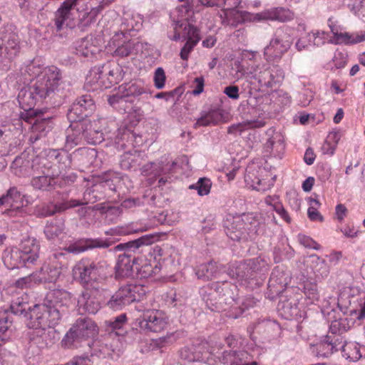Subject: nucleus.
I'll list each match as a JSON object with an SVG mask.
<instances>
[{
    "label": "nucleus",
    "mask_w": 365,
    "mask_h": 365,
    "mask_svg": "<svg viewBox=\"0 0 365 365\" xmlns=\"http://www.w3.org/2000/svg\"><path fill=\"white\" fill-rule=\"evenodd\" d=\"M61 258H64L63 252L54 253L44 264L38 276L37 274H35L21 278L16 281V286L21 288L29 287L32 280L44 282H56L62 274L63 269V262L60 260Z\"/></svg>",
    "instance_id": "423d86ee"
},
{
    "label": "nucleus",
    "mask_w": 365,
    "mask_h": 365,
    "mask_svg": "<svg viewBox=\"0 0 365 365\" xmlns=\"http://www.w3.org/2000/svg\"><path fill=\"white\" fill-rule=\"evenodd\" d=\"M95 108L90 96H83L75 102L68 113V118L73 121L81 120Z\"/></svg>",
    "instance_id": "5701e85b"
},
{
    "label": "nucleus",
    "mask_w": 365,
    "mask_h": 365,
    "mask_svg": "<svg viewBox=\"0 0 365 365\" xmlns=\"http://www.w3.org/2000/svg\"><path fill=\"white\" fill-rule=\"evenodd\" d=\"M108 244L103 243V244H96L90 241H78L74 244H71L68 245L65 250L70 253L78 254L83 252L89 248L96 247H108Z\"/></svg>",
    "instance_id": "a18cd8bd"
},
{
    "label": "nucleus",
    "mask_w": 365,
    "mask_h": 365,
    "mask_svg": "<svg viewBox=\"0 0 365 365\" xmlns=\"http://www.w3.org/2000/svg\"><path fill=\"white\" fill-rule=\"evenodd\" d=\"M33 202L31 196L21 193L16 187H10L0 197V207H5L2 213L10 217L23 216L26 213L25 207Z\"/></svg>",
    "instance_id": "1a4fd4ad"
},
{
    "label": "nucleus",
    "mask_w": 365,
    "mask_h": 365,
    "mask_svg": "<svg viewBox=\"0 0 365 365\" xmlns=\"http://www.w3.org/2000/svg\"><path fill=\"white\" fill-rule=\"evenodd\" d=\"M227 235L237 241L245 238V225L240 216L227 217L225 222Z\"/></svg>",
    "instance_id": "c85d7f7f"
},
{
    "label": "nucleus",
    "mask_w": 365,
    "mask_h": 365,
    "mask_svg": "<svg viewBox=\"0 0 365 365\" xmlns=\"http://www.w3.org/2000/svg\"><path fill=\"white\" fill-rule=\"evenodd\" d=\"M47 298L51 303L49 306L58 309V307H68L72 302L70 293L63 289H54L49 292Z\"/></svg>",
    "instance_id": "c9c22d12"
},
{
    "label": "nucleus",
    "mask_w": 365,
    "mask_h": 365,
    "mask_svg": "<svg viewBox=\"0 0 365 365\" xmlns=\"http://www.w3.org/2000/svg\"><path fill=\"white\" fill-rule=\"evenodd\" d=\"M139 312H143L142 315L135 321V326L142 331L152 332H160L168 324V318L165 312L158 309L143 310L138 308Z\"/></svg>",
    "instance_id": "4468645a"
},
{
    "label": "nucleus",
    "mask_w": 365,
    "mask_h": 365,
    "mask_svg": "<svg viewBox=\"0 0 365 365\" xmlns=\"http://www.w3.org/2000/svg\"><path fill=\"white\" fill-rule=\"evenodd\" d=\"M156 236L153 235H145L141 237L126 244H120L115 247L117 250H121L125 248H130L132 247H139L143 245H149L153 244L156 240Z\"/></svg>",
    "instance_id": "09e8293b"
},
{
    "label": "nucleus",
    "mask_w": 365,
    "mask_h": 365,
    "mask_svg": "<svg viewBox=\"0 0 365 365\" xmlns=\"http://www.w3.org/2000/svg\"><path fill=\"white\" fill-rule=\"evenodd\" d=\"M293 19L294 13L291 10L282 7L272 8L260 13L255 14V16H253V21L269 20L286 22Z\"/></svg>",
    "instance_id": "b1692460"
},
{
    "label": "nucleus",
    "mask_w": 365,
    "mask_h": 365,
    "mask_svg": "<svg viewBox=\"0 0 365 365\" xmlns=\"http://www.w3.org/2000/svg\"><path fill=\"white\" fill-rule=\"evenodd\" d=\"M246 78L257 80L262 87L271 88L280 83L284 78V71L279 66L263 65L262 68L247 67L242 69Z\"/></svg>",
    "instance_id": "9d476101"
},
{
    "label": "nucleus",
    "mask_w": 365,
    "mask_h": 365,
    "mask_svg": "<svg viewBox=\"0 0 365 365\" xmlns=\"http://www.w3.org/2000/svg\"><path fill=\"white\" fill-rule=\"evenodd\" d=\"M241 3L242 0H222V7L223 8L220 13L222 24L237 26L245 21H253L255 14L238 10Z\"/></svg>",
    "instance_id": "ddd939ff"
},
{
    "label": "nucleus",
    "mask_w": 365,
    "mask_h": 365,
    "mask_svg": "<svg viewBox=\"0 0 365 365\" xmlns=\"http://www.w3.org/2000/svg\"><path fill=\"white\" fill-rule=\"evenodd\" d=\"M351 11L365 22V0H352Z\"/></svg>",
    "instance_id": "052dcab7"
},
{
    "label": "nucleus",
    "mask_w": 365,
    "mask_h": 365,
    "mask_svg": "<svg viewBox=\"0 0 365 365\" xmlns=\"http://www.w3.org/2000/svg\"><path fill=\"white\" fill-rule=\"evenodd\" d=\"M82 134L79 130L70 128L67 130L66 147L71 149L80 143L82 136L91 144H98L106 139L114 141L118 149H124L129 145H133V139L136 138L135 134L126 128H118L117 134L111 133L110 130L116 128L115 122H108L106 119L98 118L92 121H84L83 123Z\"/></svg>",
    "instance_id": "f03ea898"
},
{
    "label": "nucleus",
    "mask_w": 365,
    "mask_h": 365,
    "mask_svg": "<svg viewBox=\"0 0 365 365\" xmlns=\"http://www.w3.org/2000/svg\"><path fill=\"white\" fill-rule=\"evenodd\" d=\"M331 31L333 34V41L337 44H356L365 41V31L356 32L343 31L335 26L330 25Z\"/></svg>",
    "instance_id": "a878e982"
},
{
    "label": "nucleus",
    "mask_w": 365,
    "mask_h": 365,
    "mask_svg": "<svg viewBox=\"0 0 365 365\" xmlns=\"http://www.w3.org/2000/svg\"><path fill=\"white\" fill-rule=\"evenodd\" d=\"M127 291L124 289L123 287H120L107 302L109 308L113 310L121 309L125 306L130 304L132 299H129L125 293Z\"/></svg>",
    "instance_id": "4c0bfd02"
},
{
    "label": "nucleus",
    "mask_w": 365,
    "mask_h": 365,
    "mask_svg": "<svg viewBox=\"0 0 365 365\" xmlns=\"http://www.w3.org/2000/svg\"><path fill=\"white\" fill-rule=\"evenodd\" d=\"M165 73L164 70L159 67L155 69L153 76L155 86L158 89H162L165 83Z\"/></svg>",
    "instance_id": "e2e57ef3"
},
{
    "label": "nucleus",
    "mask_w": 365,
    "mask_h": 365,
    "mask_svg": "<svg viewBox=\"0 0 365 365\" xmlns=\"http://www.w3.org/2000/svg\"><path fill=\"white\" fill-rule=\"evenodd\" d=\"M0 43V57L3 62H11L20 50L19 38L15 34H6Z\"/></svg>",
    "instance_id": "4be33fe9"
},
{
    "label": "nucleus",
    "mask_w": 365,
    "mask_h": 365,
    "mask_svg": "<svg viewBox=\"0 0 365 365\" xmlns=\"http://www.w3.org/2000/svg\"><path fill=\"white\" fill-rule=\"evenodd\" d=\"M91 354L98 358H111L119 356L123 349L120 338L115 339L113 334L95 340L91 345Z\"/></svg>",
    "instance_id": "2eb2a0df"
},
{
    "label": "nucleus",
    "mask_w": 365,
    "mask_h": 365,
    "mask_svg": "<svg viewBox=\"0 0 365 365\" xmlns=\"http://www.w3.org/2000/svg\"><path fill=\"white\" fill-rule=\"evenodd\" d=\"M20 71L23 76L31 80L30 83L21 88L18 95L19 103L26 112L21 114V118L32 124L34 133H39V135L35 138L37 140L44 135L46 128H50V121L46 118H37L33 122L31 116L35 114L33 108L38 101L46 98L57 88L61 75L56 66H45L40 58L25 62Z\"/></svg>",
    "instance_id": "f257e3e1"
},
{
    "label": "nucleus",
    "mask_w": 365,
    "mask_h": 365,
    "mask_svg": "<svg viewBox=\"0 0 365 365\" xmlns=\"http://www.w3.org/2000/svg\"><path fill=\"white\" fill-rule=\"evenodd\" d=\"M7 137V135L0 130V155L2 156L8 155L11 151V144L6 140Z\"/></svg>",
    "instance_id": "338daca9"
},
{
    "label": "nucleus",
    "mask_w": 365,
    "mask_h": 365,
    "mask_svg": "<svg viewBox=\"0 0 365 365\" xmlns=\"http://www.w3.org/2000/svg\"><path fill=\"white\" fill-rule=\"evenodd\" d=\"M176 163L174 161L168 160V158H165V160H162L159 164L152 163L145 165L141 168V173L144 175H160L172 171Z\"/></svg>",
    "instance_id": "2f4dec72"
},
{
    "label": "nucleus",
    "mask_w": 365,
    "mask_h": 365,
    "mask_svg": "<svg viewBox=\"0 0 365 365\" xmlns=\"http://www.w3.org/2000/svg\"><path fill=\"white\" fill-rule=\"evenodd\" d=\"M139 156V153L136 150L131 152L130 150L125 152L121 156L120 166L123 169H130L135 163L136 157Z\"/></svg>",
    "instance_id": "13d9d810"
},
{
    "label": "nucleus",
    "mask_w": 365,
    "mask_h": 365,
    "mask_svg": "<svg viewBox=\"0 0 365 365\" xmlns=\"http://www.w3.org/2000/svg\"><path fill=\"white\" fill-rule=\"evenodd\" d=\"M147 228L145 227H138L136 224L130 223L123 226H118L114 228H110L106 231L105 233L107 235H111L113 237H119L123 235H128L133 233H138L140 232L145 231Z\"/></svg>",
    "instance_id": "ea45409f"
},
{
    "label": "nucleus",
    "mask_w": 365,
    "mask_h": 365,
    "mask_svg": "<svg viewBox=\"0 0 365 365\" xmlns=\"http://www.w3.org/2000/svg\"><path fill=\"white\" fill-rule=\"evenodd\" d=\"M65 225L62 220L55 219L47 222L44 234L49 240H61L65 235Z\"/></svg>",
    "instance_id": "473e14b6"
},
{
    "label": "nucleus",
    "mask_w": 365,
    "mask_h": 365,
    "mask_svg": "<svg viewBox=\"0 0 365 365\" xmlns=\"http://www.w3.org/2000/svg\"><path fill=\"white\" fill-rule=\"evenodd\" d=\"M212 187V182L210 179L206 178H200L196 183L189 186L191 190H195L200 196L207 195L210 193Z\"/></svg>",
    "instance_id": "5fc2aeb1"
},
{
    "label": "nucleus",
    "mask_w": 365,
    "mask_h": 365,
    "mask_svg": "<svg viewBox=\"0 0 365 365\" xmlns=\"http://www.w3.org/2000/svg\"><path fill=\"white\" fill-rule=\"evenodd\" d=\"M192 10V4H185L184 5H181L175 9L171 14L170 17L173 19L174 22V29L175 33L173 36H169V38L173 41H178L180 38V34L178 31V27H182L183 26L182 21L185 20H188L190 13Z\"/></svg>",
    "instance_id": "cd10ccee"
},
{
    "label": "nucleus",
    "mask_w": 365,
    "mask_h": 365,
    "mask_svg": "<svg viewBox=\"0 0 365 365\" xmlns=\"http://www.w3.org/2000/svg\"><path fill=\"white\" fill-rule=\"evenodd\" d=\"M348 62V55L342 51H336L332 59V63L336 69L345 67Z\"/></svg>",
    "instance_id": "bf43d9fd"
},
{
    "label": "nucleus",
    "mask_w": 365,
    "mask_h": 365,
    "mask_svg": "<svg viewBox=\"0 0 365 365\" xmlns=\"http://www.w3.org/2000/svg\"><path fill=\"white\" fill-rule=\"evenodd\" d=\"M297 240L299 244L306 248L313 249L316 250L320 249V245L309 236L302 234H299L297 235Z\"/></svg>",
    "instance_id": "680f3d73"
},
{
    "label": "nucleus",
    "mask_w": 365,
    "mask_h": 365,
    "mask_svg": "<svg viewBox=\"0 0 365 365\" xmlns=\"http://www.w3.org/2000/svg\"><path fill=\"white\" fill-rule=\"evenodd\" d=\"M36 174H40L41 172H34ZM42 175H36L32 180L31 185L32 186L37 190H47L50 187H53L55 183V180L53 177L57 175L58 173H55L53 172L49 171L48 170L46 171H41Z\"/></svg>",
    "instance_id": "72a5a7b5"
},
{
    "label": "nucleus",
    "mask_w": 365,
    "mask_h": 365,
    "mask_svg": "<svg viewBox=\"0 0 365 365\" xmlns=\"http://www.w3.org/2000/svg\"><path fill=\"white\" fill-rule=\"evenodd\" d=\"M318 354L322 356H329L334 352V346L332 343L328 341H322L317 345Z\"/></svg>",
    "instance_id": "69168bd1"
},
{
    "label": "nucleus",
    "mask_w": 365,
    "mask_h": 365,
    "mask_svg": "<svg viewBox=\"0 0 365 365\" xmlns=\"http://www.w3.org/2000/svg\"><path fill=\"white\" fill-rule=\"evenodd\" d=\"M142 26L143 17L138 14H127L123 22L125 31H139Z\"/></svg>",
    "instance_id": "de8ad7c7"
},
{
    "label": "nucleus",
    "mask_w": 365,
    "mask_h": 365,
    "mask_svg": "<svg viewBox=\"0 0 365 365\" xmlns=\"http://www.w3.org/2000/svg\"><path fill=\"white\" fill-rule=\"evenodd\" d=\"M132 302L140 300L146 293L145 287L140 284H128L123 287Z\"/></svg>",
    "instance_id": "603ef678"
},
{
    "label": "nucleus",
    "mask_w": 365,
    "mask_h": 365,
    "mask_svg": "<svg viewBox=\"0 0 365 365\" xmlns=\"http://www.w3.org/2000/svg\"><path fill=\"white\" fill-rule=\"evenodd\" d=\"M39 245L34 238L24 240L19 248H7L3 255V262L9 269L29 267L38 257Z\"/></svg>",
    "instance_id": "20e7f679"
},
{
    "label": "nucleus",
    "mask_w": 365,
    "mask_h": 365,
    "mask_svg": "<svg viewBox=\"0 0 365 365\" xmlns=\"http://www.w3.org/2000/svg\"><path fill=\"white\" fill-rule=\"evenodd\" d=\"M341 351L343 356L349 361H356L361 357L359 345L354 342L346 343Z\"/></svg>",
    "instance_id": "8fccbe9b"
},
{
    "label": "nucleus",
    "mask_w": 365,
    "mask_h": 365,
    "mask_svg": "<svg viewBox=\"0 0 365 365\" xmlns=\"http://www.w3.org/2000/svg\"><path fill=\"white\" fill-rule=\"evenodd\" d=\"M106 48L113 56L123 58L138 53L143 48V43L135 41H125V34L121 31L111 38Z\"/></svg>",
    "instance_id": "a211bd4d"
},
{
    "label": "nucleus",
    "mask_w": 365,
    "mask_h": 365,
    "mask_svg": "<svg viewBox=\"0 0 365 365\" xmlns=\"http://www.w3.org/2000/svg\"><path fill=\"white\" fill-rule=\"evenodd\" d=\"M222 119V114L221 112L218 110H211L202 115L201 117L197 120L195 128L216 125L221 122Z\"/></svg>",
    "instance_id": "37998d69"
},
{
    "label": "nucleus",
    "mask_w": 365,
    "mask_h": 365,
    "mask_svg": "<svg viewBox=\"0 0 365 365\" xmlns=\"http://www.w3.org/2000/svg\"><path fill=\"white\" fill-rule=\"evenodd\" d=\"M126 180H128L127 176L121 175L120 173L115 172L109 171L102 176L98 183L94 185L92 192L98 191L101 187L115 191L117 188L121 187V183H125Z\"/></svg>",
    "instance_id": "bb28decb"
},
{
    "label": "nucleus",
    "mask_w": 365,
    "mask_h": 365,
    "mask_svg": "<svg viewBox=\"0 0 365 365\" xmlns=\"http://www.w3.org/2000/svg\"><path fill=\"white\" fill-rule=\"evenodd\" d=\"M73 276L82 284L91 285L97 289L93 284L101 283L107 276L104 262H93L88 259L79 261L73 268Z\"/></svg>",
    "instance_id": "6e6552de"
},
{
    "label": "nucleus",
    "mask_w": 365,
    "mask_h": 365,
    "mask_svg": "<svg viewBox=\"0 0 365 365\" xmlns=\"http://www.w3.org/2000/svg\"><path fill=\"white\" fill-rule=\"evenodd\" d=\"M143 92V89L136 83L123 84L115 94L108 98V103L115 109L129 112L133 98Z\"/></svg>",
    "instance_id": "f8f14e48"
},
{
    "label": "nucleus",
    "mask_w": 365,
    "mask_h": 365,
    "mask_svg": "<svg viewBox=\"0 0 365 365\" xmlns=\"http://www.w3.org/2000/svg\"><path fill=\"white\" fill-rule=\"evenodd\" d=\"M68 206H58L53 203H43L38 205L36 208V213L40 217H47L53 215L57 212H61L66 209Z\"/></svg>",
    "instance_id": "864d4df0"
},
{
    "label": "nucleus",
    "mask_w": 365,
    "mask_h": 365,
    "mask_svg": "<svg viewBox=\"0 0 365 365\" xmlns=\"http://www.w3.org/2000/svg\"><path fill=\"white\" fill-rule=\"evenodd\" d=\"M104 78L108 85L116 83L122 79L121 68L115 63H106L101 66Z\"/></svg>",
    "instance_id": "58836bf2"
},
{
    "label": "nucleus",
    "mask_w": 365,
    "mask_h": 365,
    "mask_svg": "<svg viewBox=\"0 0 365 365\" xmlns=\"http://www.w3.org/2000/svg\"><path fill=\"white\" fill-rule=\"evenodd\" d=\"M209 351L212 354L211 362L213 361L212 357L216 356L227 365H259L257 361H250V355L244 351L237 352L230 349L225 350L221 354L215 352L214 350Z\"/></svg>",
    "instance_id": "412c9836"
},
{
    "label": "nucleus",
    "mask_w": 365,
    "mask_h": 365,
    "mask_svg": "<svg viewBox=\"0 0 365 365\" xmlns=\"http://www.w3.org/2000/svg\"><path fill=\"white\" fill-rule=\"evenodd\" d=\"M77 303L81 314H96L101 308L99 300L88 291L82 292L78 298Z\"/></svg>",
    "instance_id": "c756f323"
},
{
    "label": "nucleus",
    "mask_w": 365,
    "mask_h": 365,
    "mask_svg": "<svg viewBox=\"0 0 365 365\" xmlns=\"http://www.w3.org/2000/svg\"><path fill=\"white\" fill-rule=\"evenodd\" d=\"M126 322L127 317L125 314H121L115 317L113 321L109 322L110 332L108 335L113 334V337L115 339L120 338L122 340V337L126 331L124 329Z\"/></svg>",
    "instance_id": "79ce46f5"
},
{
    "label": "nucleus",
    "mask_w": 365,
    "mask_h": 365,
    "mask_svg": "<svg viewBox=\"0 0 365 365\" xmlns=\"http://www.w3.org/2000/svg\"><path fill=\"white\" fill-rule=\"evenodd\" d=\"M76 49L77 54L84 57H89L98 51V48L92 45L91 38H83L78 42Z\"/></svg>",
    "instance_id": "49530a36"
},
{
    "label": "nucleus",
    "mask_w": 365,
    "mask_h": 365,
    "mask_svg": "<svg viewBox=\"0 0 365 365\" xmlns=\"http://www.w3.org/2000/svg\"><path fill=\"white\" fill-rule=\"evenodd\" d=\"M97 334V326L91 319L81 318L66 333L61 343L63 346L70 348L76 346V341L94 337Z\"/></svg>",
    "instance_id": "9b49d317"
},
{
    "label": "nucleus",
    "mask_w": 365,
    "mask_h": 365,
    "mask_svg": "<svg viewBox=\"0 0 365 365\" xmlns=\"http://www.w3.org/2000/svg\"><path fill=\"white\" fill-rule=\"evenodd\" d=\"M137 271L138 277L140 278H148L156 276L161 271L162 267L155 264V267L150 262H148L145 256L138 257L132 259L126 255H119L115 265L116 277H126L131 276L133 269Z\"/></svg>",
    "instance_id": "39448f33"
},
{
    "label": "nucleus",
    "mask_w": 365,
    "mask_h": 365,
    "mask_svg": "<svg viewBox=\"0 0 365 365\" xmlns=\"http://www.w3.org/2000/svg\"><path fill=\"white\" fill-rule=\"evenodd\" d=\"M259 261L262 262V267L267 265V262L261 258L250 259L245 262H235L230 265L227 274L240 285L247 286L252 272L259 269L255 263H259Z\"/></svg>",
    "instance_id": "f3484780"
},
{
    "label": "nucleus",
    "mask_w": 365,
    "mask_h": 365,
    "mask_svg": "<svg viewBox=\"0 0 365 365\" xmlns=\"http://www.w3.org/2000/svg\"><path fill=\"white\" fill-rule=\"evenodd\" d=\"M217 274V266L214 262L201 264L196 271V275L199 279H211Z\"/></svg>",
    "instance_id": "3c124183"
},
{
    "label": "nucleus",
    "mask_w": 365,
    "mask_h": 365,
    "mask_svg": "<svg viewBox=\"0 0 365 365\" xmlns=\"http://www.w3.org/2000/svg\"><path fill=\"white\" fill-rule=\"evenodd\" d=\"M262 97L250 96L247 100V104L250 108L249 110L250 117H246L242 122L232 124L227 128V132L232 135H241L250 129H256L264 127L266 125L265 113L264 110L257 105L262 101Z\"/></svg>",
    "instance_id": "0eeeda50"
},
{
    "label": "nucleus",
    "mask_w": 365,
    "mask_h": 365,
    "mask_svg": "<svg viewBox=\"0 0 365 365\" xmlns=\"http://www.w3.org/2000/svg\"><path fill=\"white\" fill-rule=\"evenodd\" d=\"M268 172L255 163L248 165L245 174L246 186L257 191H264L270 187L267 176Z\"/></svg>",
    "instance_id": "aec40b11"
},
{
    "label": "nucleus",
    "mask_w": 365,
    "mask_h": 365,
    "mask_svg": "<svg viewBox=\"0 0 365 365\" xmlns=\"http://www.w3.org/2000/svg\"><path fill=\"white\" fill-rule=\"evenodd\" d=\"M297 299L282 301L278 304L280 315L286 319H299L304 317L297 303Z\"/></svg>",
    "instance_id": "7c9ffc66"
},
{
    "label": "nucleus",
    "mask_w": 365,
    "mask_h": 365,
    "mask_svg": "<svg viewBox=\"0 0 365 365\" xmlns=\"http://www.w3.org/2000/svg\"><path fill=\"white\" fill-rule=\"evenodd\" d=\"M292 41L289 34L282 30H277L269 43L264 49V56L267 61L279 59L289 50Z\"/></svg>",
    "instance_id": "6ab92c4d"
},
{
    "label": "nucleus",
    "mask_w": 365,
    "mask_h": 365,
    "mask_svg": "<svg viewBox=\"0 0 365 365\" xmlns=\"http://www.w3.org/2000/svg\"><path fill=\"white\" fill-rule=\"evenodd\" d=\"M103 71L101 66L92 68L86 76V84L91 86L93 90L102 87L108 88V85L104 78Z\"/></svg>",
    "instance_id": "e433bc0d"
},
{
    "label": "nucleus",
    "mask_w": 365,
    "mask_h": 365,
    "mask_svg": "<svg viewBox=\"0 0 365 365\" xmlns=\"http://www.w3.org/2000/svg\"><path fill=\"white\" fill-rule=\"evenodd\" d=\"M340 231L343 235L347 238H356L360 234L359 230L354 225H345L344 227L340 228Z\"/></svg>",
    "instance_id": "0e129e2a"
},
{
    "label": "nucleus",
    "mask_w": 365,
    "mask_h": 365,
    "mask_svg": "<svg viewBox=\"0 0 365 365\" xmlns=\"http://www.w3.org/2000/svg\"><path fill=\"white\" fill-rule=\"evenodd\" d=\"M302 287L307 299L309 300L310 304H313L319 299V293L317 285L309 281V278L302 274L300 279Z\"/></svg>",
    "instance_id": "c03bdc74"
},
{
    "label": "nucleus",
    "mask_w": 365,
    "mask_h": 365,
    "mask_svg": "<svg viewBox=\"0 0 365 365\" xmlns=\"http://www.w3.org/2000/svg\"><path fill=\"white\" fill-rule=\"evenodd\" d=\"M290 275L287 272H284L282 269L277 267L272 272L269 279V286L278 284L280 288L277 291H280L281 288H286L290 282Z\"/></svg>",
    "instance_id": "a19ab883"
},
{
    "label": "nucleus",
    "mask_w": 365,
    "mask_h": 365,
    "mask_svg": "<svg viewBox=\"0 0 365 365\" xmlns=\"http://www.w3.org/2000/svg\"><path fill=\"white\" fill-rule=\"evenodd\" d=\"M272 97L278 101L282 105H288L291 102V98L289 94L283 91L278 90L273 93Z\"/></svg>",
    "instance_id": "774afa93"
},
{
    "label": "nucleus",
    "mask_w": 365,
    "mask_h": 365,
    "mask_svg": "<svg viewBox=\"0 0 365 365\" xmlns=\"http://www.w3.org/2000/svg\"><path fill=\"white\" fill-rule=\"evenodd\" d=\"M309 202V205H310L307 210V214H308L309 218L312 221H319V222L323 221V220H324L323 217L321 215V214L317 210V209L319 206V201L317 200L310 198Z\"/></svg>",
    "instance_id": "6e6d98bb"
},
{
    "label": "nucleus",
    "mask_w": 365,
    "mask_h": 365,
    "mask_svg": "<svg viewBox=\"0 0 365 365\" xmlns=\"http://www.w3.org/2000/svg\"><path fill=\"white\" fill-rule=\"evenodd\" d=\"M265 152L271 156L281 158L284 151L283 137L279 133H275L265 144Z\"/></svg>",
    "instance_id": "f704fd0d"
},
{
    "label": "nucleus",
    "mask_w": 365,
    "mask_h": 365,
    "mask_svg": "<svg viewBox=\"0 0 365 365\" xmlns=\"http://www.w3.org/2000/svg\"><path fill=\"white\" fill-rule=\"evenodd\" d=\"M304 264L306 267V273L308 278L310 274L313 273L317 278H323L328 275L329 269L323 259H321L316 255L307 257L304 259Z\"/></svg>",
    "instance_id": "393cba45"
},
{
    "label": "nucleus",
    "mask_w": 365,
    "mask_h": 365,
    "mask_svg": "<svg viewBox=\"0 0 365 365\" xmlns=\"http://www.w3.org/2000/svg\"><path fill=\"white\" fill-rule=\"evenodd\" d=\"M11 309L15 314L30 310L28 327L32 329L51 328L58 324L61 314L60 309L46 304H36L32 309L27 307L25 302H15L11 304Z\"/></svg>",
    "instance_id": "7ed1b4c3"
},
{
    "label": "nucleus",
    "mask_w": 365,
    "mask_h": 365,
    "mask_svg": "<svg viewBox=\"0 0 365 365\" xmlns=\"http://www.w3.org/2000/svg\"><path fill=\"white\" fill-rule=\"evenodd\" d=\"M183 36L194 43H197L200 39L199 30L190 24L185 25Z\"/></svg>",
    "instance_id": "4d7b16f0"
},
{
    "label": "nucleus",
    "mask_w": 365,
    "mask_h": 365,
    "mask_svg": "<svg viewBox=\"0 0 365 365\" xmlns=\"http://www.w3.org/2000/svg\"><path fill=\"white\" fill-rule=\"evenodd\" d=\"M209 349V344L202 341L183 348L180 351V357L187 361L184 365H207L211 364L212 355Z\"/></svg>",
    "instance_id": "dca6fc26"
}]
</instances>
